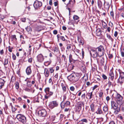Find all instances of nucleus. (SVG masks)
Wrapping results in <instances>:
<instances>
[{
    "mask_svg": "<svg viewBox=\"0 0 124 124\" xmlns=\"http://www.w3.org/2000/svg\"><path fill=\"white\" fill-rule=\"evenodd\" d=\"M19 84L18 82H16L15 83V87L16 88L18 89L19 87Z\"/></svg>",
    "mask_w": 124,
    "mask_h": 124,
    "instance_id": "bb28decb",
    "label": "nucleus"
},
{
    "mask_svg": "<svg viewBox=\"0 0 124 124\" xmlns=\"http://www.w3.org/2000/svg\"><path fill=\"white\" fill-rule=\"evenodd\" d=\"M39 114L42 117L46 116L47 114L46 111L45 109H42L39 111Z\"/></svg>",
    "mask_w": 124,
    "mask_h": 124,
    "instance_id": "6e6552de",
    "label": "nucleus"
},
{
    "mask_svg": "<svg viewBox=\"0 0 124 124\" xmlns=\"http://www.w3.org/2000/svg\"><path fill=\"white\" fill-rule=\"evenodd\" d=\"M110 15L113 18H114V14L113 12V11H111L110 12Z\"/></svg>",
    "mask_w": 124,
    "mask_h": 124,
    "instance_id": "de8ad7c7",
    "label": "nucleus"
},
{
    "mask_svg": "<svg viewBox=\"0 0 124 124\" xmlns=\"http://www.w3.org/2000/svg\"><path fill=\"white\" fill-rule=\"evenodd\" d=\"M31 45H30L29 46L28 52H29V54H31Z\"/></svg>",
    "mask_w": 124,
    "mask_h": 124,
    "instance_id": "a19ab883",
    "label": "nucleus"
},
{
    "mask_svg": "<svg viewBox=\"0 0 124 124\" xmlns=\"http://www.w3.org/2000/svg\"><path fill=\"white\" fill-rule=\"evenodd\" d=\"M97 114H101L103 113L101 107H99L97 111L95 112Z\"/></svg>",
    "mask_w": 124,
    "mask_h": 124,
    "instance_id": "f3484780",
    "label": "nucleus"
},
{
    "mask_svg": "<svg viewBox=\"0 0 124 124\" xmlns=\"http://www.w3.org/2000/svg\"><path fill=\"white\" fill-rule=\"evenodd\" d=\"M79 122H81V123H84V122H85L87 123L88 122V120L86 119H83L79 121Z\"/></svg>",
    "mask_w": 124,
    "mask_h": 124,
    "instance_id": "393cba45",
    "label": "nucleus"
},
{
    "mask_svg": "<svg viewBox=\"0 0 124 124\" xmlns=\"http://www.w3.org/2000/svg\"><path fill=\"white\" fill-rule=\"evenodd\" d=\"M94 105L93 103L91 104L90 105V108H91V111L92 112H94L95 110L94 108Z\"/></svg>",
    "mask_w": 124,
    "mask_h": 124,
    "instance_id": "412c9836",
    "label": "nucleus"
},
{
    "mask_svg": "<svg viewBox=\"0 0 124 124\" xmlns=\"http://www.w3.org/2000/svg\"><path fill=\"white\" fill-rule=\"evenodd\" d=\"M24 90L26 91L30 92V89L28 87H26Z\"/></svg>",
    "mask_w": 124,
    "mask_h": 124,
    "instance_id": "79ce46f5",
    "label": "nucleus"
},
{
    "mask_svg": "<svg viewBox=\"0 0 124 124\" xmlns=\"http://www.w3.org/2000/svg\"><path fill=\"white\" fill-rule=\"evenodd\" d=\"M4 54V51L3 49L1 50L0 51V54L1 55H3Z\"/></svg>",
    "mask_w": 124,
    "mask_h": 124,
    "instance_id": "864d4df0",
    "label": "nucleus"
},
{
    "mask_svg": "<svg viewBox=\"0 0 124 124\" xmlns=\"http://www.w3.org/2000/svg\"><path fill=\"white\" fill-rule=\"evenodd\" d=\"M106 35L108 39L112 42L113 41L114 39L112 38L111 36L109 34H107Z\"/></svg>",
    "mask_w": 124,
    "mask_h": 124,
    "instance_id": "4be33fe9",
    "label": "nucleus"
},
{
    "mask_svg": "<svg viewBox=\"0 0 124 124\" xmlns=\"http://www.w3.org/2000/svg\"><path fill=\"white\" fill-rule=\"evenodd\" d=\"M36 30L37 31H39L41 30V28L40 26H38L36 28Z\"/></svg>",
    "mask_w": 124,
    "mask_h": 124,
    "instance_id": "c9c22d12",
    "label": "nucleus"
},
{
    "mask_svg": "<svg viewBox=\"0 0 124 124\" xmlns=\"http://www.w3.org/2000/svg\"><path fill=\"white\" fill-rule=\"evenodd\" d=\"M107 84L108 85V88H109L111 86V82L109 80L108 81V83Z\"/></svg>",
    "mask_w": 124,
    "mask_h": 124,
    "instance_id": "58836bf2",
    "label": "nucleus"
},
{
    "mask_svg": "<svg viewBox=\"0 0 124 124\" xmlns=\"http://www.w3.org/2000/svg\"><path fill=\"white\" fill-rule=\"evenodd\" d=\"M124 78H123L121 79V77L119 78L117 80V82L119 83L120 84L122 85L124 82Z\"/></svg>",
    "mask_w": 124,
    "mask_h": 124,
    "instance_id": "4468645a",
    "label": "nucleus"
},
{
    "mask_svg": "<svg viewBox=\"0 0 124 124\" xmlns=\"http://www.w3.org/2000/svg\"><path fill=\"white\" fill-rule=\"evenodd\" d=\"M42 5V3L41 1L38 0L35 1L33 4L34 7L36 9L39 8Z\"/></svg>",
    "mask_w": 124,
    "mask_h": 124,
    "instance_id": "0eeeda50",
    "label": "nucleus"
},
{
    "mask_svg": "<svg viewBox=\"0 0 124 124\" xmlns=\"http://www.w3.org/2000/svg\"><path fill=\"white\" fill-rule=\"evenodd\" d=\"M26 31L28 32H29L31 31V29L30 27L28 26L26 28Z\"/></svg>",
    "mask_w": 124,
    "mask_h": 124,
    "instance_id": "72a5a7b5",
    "label": "nucleus"
},
{
    "mask_svg": "<svg viewBox=\"0 0 124 124\" xmlns=\"http://www.w3.org/2000/svg\"><path fill=\"white\" fill-rule=\"evenodd\" d=\"M21 21L23 22H25L26 21V19L25 18H23L21 19Z\"/></svg>",
    "mask_w": 124,
    "mask_h": 124,
    "instance_id": "338daca9",
    "label": "nucleus"
},
{
    "mask_svg": "<svg viewBox=\"0 0 124 124\" xmlns=\"http://www.w3.org/2000/svg\"><path fill=\"white\" fill-rule=\"evenodd\" d=\"M31 66H29L27 68L26 71L28 75H29L31 73Z\"/></svg>",
    "mask_w": 124,
    "mask_h": 124,
    "instance_id": "9d476101",
    "label": "nucleus"
},
{
    "mask_svg": "<svg viewBox=\"0 0 124 124\" xmlns=\"http://www.w3.org/2000/svg\"><path fill=\"white\" fill-rule=\"evenodd\" d=\"M78 105L80 107H81L82 106H84V102H79L78 104Z\"/></svg>",
    "mask_w": 124,
    "mask_h": 124,
    "instance_id": "e433bc0d",
    "label": "nucleus"
},
{
    "mask_svg": "<svg viewBox=\"0 0 124 124\" xmlns=\"http://www.w3.org/2000/svg\"><path fill=\"white\" fill-rule=\"evenodd\" d=\"M8 62V59L5 58V60L4 61V66H5L7 65Z\"/></svg>",
    "mask_w": 124,
    "mask_h": 124,
    "instance_id": "cd10ccee",
    "label": "nucleus"
},
{
    "mask_svg": "<svg viewBox=\"0 0 124 124\" xmlns=\"http://www.w3.org/2000/svg\"><path fill=\"white\" fill-rule=\"evenodd\" d=\"M103 94V93L102 91L101 92L99 93V97L101 98V97H102V95Z\"/></svg>",
    "mask_w": 124,
    "mask_h": 124,
    "instance_id": "c03bdc74",
    "label": "nucleus"
},
{
    "mask_svg": "<svg viewBox=\"0 0 124 124\" xmlns=\"http://www.w3.org/2000/svg\"><path fill=\"white\" fill-rule=\"evenodd\" d=\"M4 18V16L0 14V20H2Z\"/></svg>",
    "mask_w": 124,
    "mask_h": 124,
    "instance_id": "49530a36",
    "label": "nucleus"
},
{
    "mask_svg": "<svg viewBox=\"0 0 124 124\" xmlns=\"http://www.w3.org/2000/svg\"><path fill=\"white\" fill-rule=\"evenodd\" d=\"M66 107H67L70 106V101H67L65 103Z\"/></svg>",
    "mask_w": 124,
    "mask_h": 124,
    "instance_id": "2f4dec72",
    "label": "nucleus"
},
{
    "mask_svg": "<svg viewBox=\"0 0 124 124\" xmlns=\"http://www.w3.org/2000/svg\"><path fill=\"white\" fill-rule=\"evenodd\" d=\"M50 97V96L48 95V94H46V95H45V98L46 99H47L48 98H49Z\"/></svg>",
    "mask_w": 124,
    "mask_h": 124,
    "instance_id": "3c124183",
    "label": "nucleus"
},
{
    "mask_svg": "<svg viewBox=\"0 0 124 124\" xmlns=\"http://www.w3.org/2000/svg\"><path fill=\"white\" fill-rule=\"evenodd\" d=\"M104 50L102 46H100L96 48L95 50L92 49L90 52V54L94 57L98 56H101L104 54Z\"/></svg>",
    "mask_w": 124,
    "mask_h": 124,
    "instance_id": "f257e3e1",
    "label": "nucleus"
},
{
    "mask_svg": "<svg viewBox=\"0 0 124 124\" xmlns=\"http://www.w3.org/2000/svg\"><path fill=\"white\" fill-rule=\"evenodd\" d=\"M79 78V76H77L75 74H71L68 77V78L70 81L74 82H76Z\"/></svg>",
    "mask_w": 124,
    "mask_h": 124,
    "instance_id": "39448f33",
    "label": "nucleus"
},
{
    "mask_svg": "<svg viewBox=\"0 0 124 124\" xmlns=\"http://www.w3.org/2000/svg\"><path fill=\"white\" fill-rule=\"evenodd\" d=\"M49 70H50V72L51 73H52L53 72H54V70H53V68H49Z\"/></svg>",
    "mask_w": 124,
    "mask_h": 124,
    "instance_id": "09e8293b",
    "label": "nucleus"
},
{
    "mask_svg": "<svg viewBox=\"0 0 124 124\" xmlns=\"http://www.w3.org/2000/svg\"><path fill=\"white\" fill-rule=\"evenodd\" d=\"M58 104V103L56 101H53L49 103V106L52 109L54 107H57Z\"/></svg>",
    "mask_w": 124,
    "mask_h": 124,
    "instance_id": "423d86ee",
    "label": "nucleus"
},
{
    "mask_svg": "<svg viewBox=\"0 0 124 124\" xmlns=\"http://www.w3.org/2000/svg\"><path fill=\"white\" fill-rule=\"evenodd\" d=\"M117 35H118L117 32L116 31H115L114 33V36L115 37H116L117 36Z\"/></svg>",
    "mask_w": 124,
    "mask_h": 124,
    "instance_id": "13d9d810",
    "label": "nucleus"
},
{
    "mask_svg": "<svg viewBox=\"0 0 124 124\" xmlns=\"http://www.w3.org/2000/svg\"><path fill=\"white\" fill-rule=\"evenodd\" d=\"M98 87V86L97 85H95L93 87L92 90H95L96 88H97Z\"/></svg>",
    "mask_w": 124,
    "mask_h": 124,
    "instance_id": "680f3d73",
    "label": "nucleus"
},
{
    "mask_svg": "<svg viewBox=\"0 0 124 124\" xmlns=\"http://www.w3.org/2000/svg\"><path fill=\"white\" fill-rule=\"evenodd\" d=\"M96 31L97 32L99 33H101V29L100 28L97 29L96 30Z\"/></svg>",
    "mask_w": 124,
    "mask_h": 124,
    "instance_id": "e2e57ef3",
    "label": "nucleus"
},
{
    "mask_svg": "<svg viewBox=\"0 0 124 124\" xmlns=\"http://www.w3.org/2000/svg\"><path fill=\"white\" fill-rule=\"evenodd\" d=\"M102 24L103 28L104 29H106L107 28V25L106 23L104 21H103L102 22Z\"/></svg>",
    "mask_w": 124,
    "mask_h": 124,
    "instance_id": "a878e982",
    "label": "nucleus"
},
{
    "mask_svg": "<svg viewBox=\"0 0 124 124\" xmlns=\"http://www.w3.org/2000/svg\"><path fill=\"white\" fill-rule=\"evenodd\" d=\"M76 94H72V95H71L70 96V98L72 100H74L76 98V97L75 95Z\"/></svg>",
    "mask_w": 124,
    "mask_h": 124,
    "instance_id": "f704fd0d",
    "label": "nucleus"
},
{
    "mask_svg": "<svg viewBox=\"0 0 124 124\" xmlns=\"http://www.w3.org/2000/svg\"><path fill=\"white\" fill-rule=\"evenodd\" d=\"M60 39L62 40V41H67V44H68L69 43L68 42H70V41H67L66 40L64 37L63 36H62L61 37V38H60Z\"/></svg>",
    "mask_w": 124,
    "mask_h": 124,
    "instance_id": "c85d7f7f",
    "label": "nucleus"
},
{
    "mask_svg": "<svg viewBox=\"0 0 124 124\" xmlns=\"http://www.w3.org/2000/svg\"><path fill=\"white\" fill-rule=\"evenodd\" d=\"M112 96L116 101V102L119 106H123L124 101L123 100V97L117 92L113 94Z\"/></svg>",
    "mask_w": 124,
    "mask_h": 124,
    "instance_id": "f03ea898",
    "label": "nucleus"
},
{
    "mask_svg": "<svg viewBox=\"0 0 124 124\" xmlns=\"http://www.w3.org/2000/svg\"><path fill=\"white\" fill-rule=\"evenodd\" d=\"M78 41L79 43L83 45V41L81 40L80 38H78Z\"/></svg>",
    "mask_w": 124,
    "mask_h": 124,
    "instance_id": "4c0bfd02",
    "label": "nucleus"
},
{
    "mask_svg": "<svg viewBox=\"0 0 124 124\" xmlns=\"http://www.w3.org/2000/svg\"><path fill=\"white\" fill-rule=\"evenodd\" d=\"M62 89L63 91V92H65L66 91V88L65 86H63L62 85Z\"/></svg>",
    "mask_w": 124,
    "mask_h": 124,
    "instance_id": "8fccbe9b",
    "label": "nucleus"
},
{
    "mask_svg": "<svg viewBox=\"0 0 124 124\" xmlns=\"http://www.w3.org/2000/svg\"><path fill=\"white\" fill-rule=\"evenodd\" d=\"M73 18L74 20H78V22L79 21V20H78L79 19V17L78 16H77L76 15H74L73 17Z\"/></svg>",
    "mask_w": 124,
    "mask_h": 124,
    "instance_id": "5701e85b",
    "label": "nucleus"
},
{
    "mask_svg": "<svg viewBox=\"0 0 124 124\" xmlns=\"http://www.w3.org/2000/svg\"><path fill=\"white\" fill-rule=\"evenodd\" d=\"M111 105L112 108L115 110L114 112V114H118L120 111L121 106H119V107H118L117 104L114 101H111Z\"/></svg>",
    "mask_w": 124,
    "mask_h": 124,
    "instance_id": "7ed1b4c3",
    "label": "nucleus"
},
{
    "mask_svg": "<svg viewBox=\"0 0 124 124\" xmlns=\"http://www.w3.org/2000/svg\"><path fill=\"white\" fill-rule=\"evenodd\" d=\"M109 78L111 81H113L114 78V75L113 72L111 71L109 73Z\"/></svg>",
    "mask_w": 124,
    "mask_h": 124,
    "instance_id": "f8f14e48",
    "label": "nucleus"
},
{
    "mask_svg": "<svg viewBox=\"0 0 124 124\" xmlns=\"http://www.w3.org/2000/svg\"><path fill=\"white\" fill-rule=\"evenodd\" d=\"M50 89L49 88L47 87L45 89V91L47 94V93L49 92Z\"/></svg>",
    "mask_w": 124,
    "mask_h": 124,
    "instance_id": "7c9ffc66",
    "label": "nucleus"
},
{
    "mask_svg": "<svg viewBox=\"0 0 124 124\" xmlns=\"http://www.w3.org/2000/svg\"><path fill=\"white\" fill-rule=\"evenodd\" d=\"M61 106L62 108H64L66 107L65 103H63V101L62 102L61 104Z\"/></svg>",
    "mask_w": 124,
    "mask_h": 124,
    "instance_id": "c756f323",
    "label": "nucleus"
},
{
    "mask_svg": "<svg viewBox=\"0 0 124 124\" xmlns=\"http://www.w3.org/2000/svg\"><path fill=\"white\" fill-rule=\"evenodd\" d=\"M121 54L122 56L123 57H124V51L123 50L121 51Z\"/></svg>",
    "mask_w": 124,
    "mask_h": 124,
    "instance_id": "6e6d98bb",
    "label": "nucleus"
},
{
    "mask_svg": "<svg viewBox=\"0 0 124 124\" xmlns=\"http://www.w3.org/2000/svg\"><path fill=\"white\" fill-rule=\"evenodd\" d=\"M53 92L51 91H49L48 93H47V94L50 96H51L53 94Z\"/></svg>",
    "mask_w": 124,
    "mask_h": 124,
    "instance_id": "a18cd8bd",
    "label": "nucleus"
},
{
    "mask_svg": "<svg viewBox=\"0 0 124 124\" xmlns=\"http://www.w3.org/2000/svg\"><path fill=\"white\" fill-rule=\"evenodd\" d=\"M17 118L20 122L24 124L26 122V117L23 115L21 114H18L16 116Z\"/></svg>",
    "mask_w": 124,
    "mask_h": 124,
    "instance_id": "20e7f679",
    "label": "nucleus"
},
{
    "mask_svg": "<svg viewBox=\"0 0 124 124\" xmlns=\"http://www.w3.org/2000/svg\"><path fill=\"white\" fill-rule=\"evenodd\" d=\"M11 107L13 111H15L16 110V108H15L13 107L12 106H11Z\"/></svg>",
    "mask_w": 124,
    "mask_h": 124,
    "instance_id": "5fc2aeb1",
    "label": "nucleus"
},
{
    "mask_svg": "<svg viewBox=\"0 0 124 124\" xmlns=\"http://www.w3.org/2000/svg\"><path fill=\"white\" fill-rule=\"evenodd\" d=\"M75 66L74 64H69L68 67V69L70 70H72L73 69V68Z\"/></svg>",
    "mask_w": 124,
    "mask_h": 124,
    "instance_id": "a211bd4d",
    "label": "nucleus"
},
{
    "mask_svg": "<svg viewBox=\"0 0 124 124\" xmlns=\"http://www.w3.org/2000/svg\"><path fill=\"white\" fill-rule=\"evenodd\" d=\"M87 95L88 96H89V99H90L92 98V96H93L92 92H91L90 93H88L87 94Z\"/></svg>",
    "mask_w": 124,
    "mask_h": 124,
    "instance_id": "473e14b6",
    "label": "nucleus"
},
{
    "mask_svg": "<svg viewBox=\"0 0 124 124\" xmlns=\"http://www.w3.org/2000/svg\"><path fill=\"white\" fill-rule=\"evenodd\" d=\"M109 58L110 59H111L113 57V55L112 54H109L108 55Z\"/></svg>",
    "mask_w": 124,
    "mask_h": 124,
    "instance_id": "bf43d9fd",
    "label": "nucleus"
},
{
    "mask_svg": "<svg viewBox=\"0 0 124 124\" xmlns=\"http://www.w3.org/2000/svg\"><path fill=\"white\" fill-rule=\"evenodd\" d=\"M118 71L120 74L119 77H121V79L123 78H124V72H123L120 69Z\"/></svg>",
    "mask_w": 124,
    "mask_h": 124,
    "instance_id": "dca6fc26",
    "label": "nucleus"
},
{
    "mask_svg": "<svg viewBox=\"0 0 124 124\" xmlns=\"http://www.w3.org/2000/svg\"><path fill=\"white\" fill-rule=\"evenodd\" d=\"M5 81L4 80L0 78V89L2 88V87L4 86Z\"/></svg>",
    "mask_w": 124,
    "mask_h": 124,
    "instance_id": "ddd939ff",
    "label": "nucleus"
},
{
    "mask_svg": "<svg viewBox=\"0 0 124 124\" xmlns=\"http://www.w3.org/2000/svg\"><path fill=\"white\" fill-rule=\"evenodd\" d=\"M103 110L105 113H108V106L105 104V105L103 107Z\"/></svg>",
    "mask_w": 124,
    "mask_h": 124,
    "instance_id": "2eb2a0df",
    "label": "nucleus"
},
{
    "mask_svg": "<svg viewBox=\"0 0 124 124\" xmlns=\"http://www.w3.org/2000/svg\"><path fill=\"white\" fill-rule=\"evenodd\" d=\"M104 59L103 58H101L100 59V63L101 64H103V63L104 62Z\"/></svg>",
    "mask_w": 124,
    "mask_h": 124,
    "instance_id": "ea45409f",
    "label": "nucleus"
},
{
    "mask_svg": "<svg viewBox=\"0 0 124 124\" xmlns=\"http://www.w3.org/2000/svg\"><path fill=\"white\" fill-rule=\"evenodd\" d=\"M75 2V0H69L67 5L72 7L73 6Z\"/></svg>",
    "mask_w": 124,
    "mask_h": 124,
    "instance_id": "9b49d317",
    "label": "nucleus"
},
{
    "mask_svg": "<svg viewBox=\"0 0 124 124\" xmlns=\"http://www.w3.org/2000/svg\"><path fill=\"white\" fill-rule=\"evenodd\" d=\"M67 49L68 50H70L72 48V46L71 44H68L67 45Z\"/></svg>",
    "mask_w": 124,
    "mask_h": 124,
    "instance_id": "b1692460",
    "label": "nucleus"
},
{
    "mask_svg": "<svg viewBox=\"0 0 124 124\" xmlns=\"http://www.w3.org/2000/svg\"><path fill=\"white\" fill-rule=\"evenodd\" d=\"M27 86L28 87H31V83H27Z\"/></svg>",
    "mask_w": 124,
    "mask_h": 124,
    "instance_id": "0e129e2a",
    "label": "nucleus"
},
{
    "mask_svg": "<svg viewBox=\"0 0 124 124\" xmlns=\"http://www.w3.org/2000/svg\"><path fill=\"white\" fill-rule=\"evenodd\" d=\"M45 75L46 77H48L49 75V72L47 69H45Z\"/></svg>",
    "mask_w": 124,
    "mask_h": 124,
    "instance_id": "aec40b11",
    "label": "nucleus"
},
{
    "mask_svg": "<svg viewBox=\"0 0 124 124\" xmlns=\"http://www.w3.org/2000/svg\"><path fill=\"white\" fill-rule=\"evenodd\" d=\"M110 98L109 96H107L106 97V100L107 101H108L110 100Z\"/></svg>",
    "mask_w": 124,
    "mask_h": 124,
    "instance_id": "774afa93",
    "label": "nucleus"
},
{
    "mask_svg": "<svg viewBox=\"0 0 124 124\" xmlns=\"http://www.w3.org/2000/svg\"><path fill=\"white\" fill-rule=\"evenodd\" d=\"M75 89V88L73 86H71L70 87V90L71 91H73Z\"/></svg>",
    "mask_w": 124,
    "mask_h": 124,
    "instance_id": "4d7b16f0",
    "label": "nucleus"
},
{
    "mask_svg": "<svg viewBox=\"0 0 124 124\" xmlns=\"http://www.w3.org/2000/svg\"><path fill=\"white\" fill-rule=\"evenodd\" d=\"M102 76L104 79H106L107 78V77L104 74H103L102 75Z\"/></svg>",
    "mask_w": 124,
    "mask_h": 124,
    "instance_id": "37998d69",
    "label": "nucleus"
},
{
    "mask_svg": "<svg viewBox=\"0 0 124 124\" xmlns=\"http://www.w3.org/2000/svg\"><path fill=\"white\" fill-rule=\"evenodd\" d=\"M85 93H84L83 94H82L81 96V98L82 99H84L85 98Z\"/></svg>",
    "mask_w": 124,
    "mask_h": 124,
    "instance_id": "052dcab7",
    "label": "nucleus"
},
{
    "mask_svg": "<svg viewBox=\"0 0 124 124\" xmlns=\"http://www.w3.org/2000/svg\"><path fill=\"white\" fill-rule=\"evenodd\" d=\"M8 50L10 52H12V50L13 49V47H10V46L8 47Z\"/></svg>",
    "mask_w": 124,
    "mask_h": 124,
    "instance_id": "603ef678",
    "label": "nucleus"
},
{
    "mask_svg": "<svg viewBox=\"0 0 124 124\" xmlns=\"http://www.w3.org/2000/svg\"><path fill=\"white\" fill-rule=\"evenodd\" d=\"M81 107H80L78 105V106L77 107V108L78 109L79 111L81 109Z\"/></svg>",
    "mask_w": 124,
    "mask_h": 124,
    "instance_id": "69168bd1",
    "label": "nucleus"
},
{
    "mask_svg": "<svg viewBox=\"0 0 124 124\" xmlns=\"http://www.w3.org/2000/svg\"><path fill=\"white\" fill-rule=\"evenodd\" d=\"M98 4L99 8L101 9L102 6V4L101 0H99L98 1Z\"/></svg>",
    "mask_w": 124,
    "mask_h": 124,
    "instance_id": "6ab92c4d",
    "label": "nucleus"
},
{
    "mask_svg": "<svg viewBox=\"0 0 124 124\" xmlns=\"http://www.w3.org/2000/svg\"><path fill=\"white\" fill-rule=\"evenodd\" d=\"M38 60L40 62H43L44 60L43 56L41 54L38 55L37 56Z\"/></svg>",
    "mask_w": 124,
    "mask_h": 124,
    "instance_id": "1a4fd4ad",
    "label": "nucleus"
}]
</instances>
